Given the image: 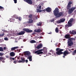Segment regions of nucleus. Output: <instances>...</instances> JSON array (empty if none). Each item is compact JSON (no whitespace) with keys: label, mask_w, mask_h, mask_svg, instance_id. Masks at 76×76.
I'll return each mask as SVG.
<instances>
[{"label":"nucleus","mask_w":76,"mask_h":76,"mask_svg":"<svg viewBox=\"0 0 76 76\" xmlns=\"http://www.w3.org/2000/svg\"><path fill=\"white\" fill-rule=\"evenodd\" d=\"M53 13L56 18H60L63 15V13L62 12H59V9L58 7L55 8L53 11Z\"/></svg>","instance_id":"f257e3e1"},{"label":"nucleus","mask_w":76,"mask_h":76,"mask_svg":"<svg viewBox=\"0 0 76 76\" xmlns=\"http://www.w3.org/2000/svg\"><path fill=\"white\" fill-rule=\"evenodd\" d=\"M69 40L68 41L67 43L68 44V46L71 47L73 45V42L72 41H75V38H71L68 39Z\"/></svg>","instance_id":"f03ea898"},{"label":"nucleus","mask_w":76,"mask_h":76,"mask_svg":"<svg viewBox=\"0 0 76 76\" xmlns=\"http://www.w3.org/2000/svg\"><path fill=\"white\" fill-rule=\"evenodd\" d=\"M64 50L63 49H60V48H56V53L57 55H61V54H63V52H62Z\"/></svg>","instance_id":"7ed1b4c3"},{"label":"nucleus","mask_w":76,"mask_h":76,"mask_svg":"<svg viewBox=\"0 0 76 76\" xmlns=\"http://www.w3.org/2000/svg\"><path fill=\"white\" fill-rule=\"evenodd\" d=\"M75 9H76V7H72L71 8H69L68 11V14L69 15L72 14L73 12V11L75 10Z\"/></svg>","instance_id":"20e7f679"},{"label":"nucleus","mask_w":76,"mask_h":76,"mask_svg":"<svg viewBox=\"0 0 76 76\" xmlns=\"http://www.w3.org/2000/svg\"><path fill=\"white\" fill-rule=\"evenodd\" d=\"M23 31H25L26 32H27V33H31V32H33V31L29 29V28H24L23 29Z\"/></svg>","instance_id":"39448f33"},{"label":"nucleus","mask_w":76,"mask_h":76,"mask_svg":"<svg viewBox=\"0 0 76 76\" xmlns=\"http://www.w3.org/2000/svg\"><path fill=\"white\" fill-rule=\"evenodd\" d=\"M63 54H64V56H63V58H65V56H67V54H70V53L68 52V51L66 50L64 51V52H63Z\"/></svg>","instance_id":"423d86ee"},{"label":"nucleus","mask_w":76,"mask_h":76,"mask_svg":"<svg viewBox=\"0 0 76 76\" xmlns=\"http://www.w3.org/2000/svg\"><path fill=\"white\" fill-rule=\"evenodd\" d=\"M42 53H43V52L41 51L40 50H37L34 52V54H36L37 55H39V54H42Z\"/></svg>","instance_id":"0eeeda50"},{"label":"nucleus","mask_w":76,"mask_h":76,"mask_svg":"<svg viewBox=\"0 0 76 76\" xmlns=\"http://www.w3.org/2000/svg\"><path fill=\"white\" fill-rule=\"evenodd\" d=\"M41 10V6L40 5L38 8L37 9V12L38 13V12H43V10Z\"/></svg>","instance_id":"6e6552de"},{"label":"nucleus","mask_w":76,"mask_h":76,"mask_svg":"<svg viewBox=\"0 0 76 76\" xmlns=\"http://www.w3.org/2000/svg\"><path fill=\"white\" fill-rule=\"evenodd\" d=\"M24 1H25L26 3H27L29 4H32V0H23Z\"/></svg>","instance_id":"1a4fd4ad"},{"label":"nucleus","mask_w":76,"mask_h":76,"mask_svg":"<svg viewBox=\"0 0 76 76\" xmlns=\"http://www.w3.org/2000/svg\"><path fill=\"white\" fill-rule=\"evenodd\" d=\"M72 26V23L68 22V24H66L65 26V27H68V28L69 27H71Z\"/></svg>","instance_id":"9d476101"},{"label":"nucleus","mask_w":76,"mask_h":76,"mask_svg":"<svg viewBox=\"0 0 76 76\" xmlns=\"http://www.w3.org/2000/svg\"><path fill=\"white\" fill-rule=\"evenodd\" d=\"M21 60H19L18 61L19 63H25V59L24 58H21Z\"/></svg>","instance_id":"9b49d317"},{"label":"nucleus","mask_w":76,"mask_h":76,"mask_svg":"<svg viewBox=\"0 0 76 76\" xmlns=\"http://www.w3.org/2000/svg\"><path fill=\"white\" fill-rule=\"evenodd\" d=\"M24 53L26 56H28V57L29 56H30V55L31 54L30 52L29 51L24 52Z\"/></svg>","instance_id":"f8f14e48"},{"label":"nucleus","mask_w":76,"mask_h":76,"mask_svg":"<svg viewBox=\"0 0 76 76\" xmlns=\"http://www.w3.org/2000/svg\"><path fill=\"white\" fill-rule=\"evenodd\" d=\"M65 20V19L64 18H63L59 20L58 22V23H61V22H64Z\"/></svg>","instance_id":"ddd939ff"},{"label":"nucleus","mask_w":76,"mask_h":76,"mask_svg":"<svg viewBox=\"0 0 76 76\" xmlns=\"http://www.w3.org/2000/svg\"><path fill=\"white\" fill-rule=\"evenodd\" d=\"M51 10H52L51 8L49 7H48L46 9V11L48 12H51Z\"/></svg>","instance_id":"4468645a"},{"label":"nucleus","mask_w":76,"mask_h":76,"mask_svg":"<svg viewBox=\"0 0 76 76\" xmlns=\"http://www.w3.org/2000/svg\"><path fill=\"white\" fill-rule=\"evenodd\" d=\"M0 59L1 60V61L2 63H5V61H4L6 60V58H3L2 57H0Z\"/></svg>","instance_id":"2eb2a0df"},{"label":"nucleus","mask_w":76,"mask_h":76,"mask_svg":"<svg viewBox=\"0 0 76 76\" xmlns=\"http://www.w3.org/2000/svg\"><path fill=\"white\" fill-rule=\"evenodd\" d=\"M34 22L33 20L31 19H29L27 21V23H32Z\"/></svg>","instance_id":"dca6fc26"},{"label":"nucleus","mask_w":76,"mask_h":76,"mask_svg":"<svg viewBox=\"0 0 76 76\" xmlns=\"http://www.w3.org/2000/svg\"><path fill=\"white\" fill-rule=\"evenodd\" d=\"M64 37L66 39H69L70 38V34H66L64 36Z\"/></svg>","instance_id":"f3484780"},{"label":"nucleus","mask_w":76,"mask_h":76,"mask_svg":"<svg viewBox=\"0 0 76 76\" xmlns=\"http://www.w3.org/2000/svg\"><path fill=\"white\" fill-rule=\"evenodd\" d=\"M25 33V32L24 31H23L18 33V35H23Z\"/></svg>","instance_id":"a211bd4d"},{"label":"nucleus","mask_w":76,"mask_h":76,"mask_svg":"<svg viewBox=\"0 0 76 76\" xmlns=\"http://www.w3.org/2000/svg\"><path fill=\"white\" fill-rule=\"evenodd\" d=\"M18 48H19V47L18 46H17L12 48H11V51H14V50H15L16 49H18Z\"/></svg>","instance_id":"6ab92c4d"},{"label":"nucleus","mask_w":76,"mask_h":76,"mask_svg":"<svg viewBox=\"0 0 76 76\" xmlns=\"http://www.w3.org/2000/svg\"><path fill=\"white\" fill-rule=\"evenodd\" d=\"M42 47V45L41 44L39 45L37 47V49H39V48H41Z\"/></svg>","instance_id":"aec40b11"},{"label":"nucleus","mask_w":76,"mask_h":76,"mask_svg":"<svg viewBox=\"0 0 76 76\" xmlns=\"http://www.w3.org/2000/svg\"><path fill=\"white\" fill-rule=\"evenodd\" d=\"M10 56L11 57H14L15 56V54L14 52H12L10 53Z\"/></svg>","instance_id":"412c9836"},{"label":"nucleus","mask_w":76,"mask_h":76,"mask_svg":"<svg viewBox=\"0 0 76 76\" xmlns=\"http://www.w3.org/2000/svg\"><path fill=\"white\" fill-rule=\"evenodd\" d=\"M32 56L30 55V56H28V58L29 59V61H32Z\"/></svg>","instance_id":"4be33fe9"},{"label":"nucleus","mask_w":76,"mask_h":76,"mask_svg":"<svg viewBox=\"0 0 76 76\" xmlns=\"http://www.w3.org/2000/svg\"><path fill=\"white\" fill-rule=\"evenodd\" d=\"M34 31L36 32H41V29L39 28V29H37V30H35Z\"/></svg>","instance_id":"5701e85b"},{"label":"nucleus","mask_w":76,"mask_h":76,"mask_svg":"<svg viewBox=\"0 0 76 76\" xmlns=\"http://www.w3.org/2000/svg\"><path fill=\"white\" fill-rule=\"evenodd\" d=\"M43 52L45 53H47V50L46 48H43Z\"/></svg>","instance_id":"b1692460"},{"label":"nucleus","mask_w":76,"mask_h":76,"mask_svg":"<svg viewBox=\"0 0 76 76\" xmlns=\"http://www.w3.org/2000/svg\"><path fill=\"white\" fill-rule=\"evenodd\" d=\"M72 52H73L72 53V55H76V49H75L74 51H73Z\"/></svg>","instance_id":"393cba45"},{"label":"nucleus","mask_w":76,"mask_h":76,"mask_svg":"<svg viewBox=\"0 0 76 76\" xmlns=\"http://www.w3.org/2000/svg\"><path fill=\"white\" fill-rule=\"evenodd\" d=\"M73 20V18H71L70 19V20L69 21V22H70L71 23H72V22Z\"/></svg>","instance_id":"a878e982"},{"label":"nucleus","mask_w":76,"mask_h":76,"mask_svg":"<svg viewBox=\"0 0 76 76\" xmlns=\"http://www.w3.org/2000/svg\"><path fill=\"white\" fill-rule=\"evenodd\" d=\"M72 33L73 35H76V31H75L74 30L72 31Z\"/></svg>","instance_id":"bb28decb"},{"label":"nucleus","mask_w":76,"mask_h":76,"mask_svg":"<svg viewBox=\"0 0 76 76\" xmlns=\"http://www.w3.org/2000/svg\"><path fill=\"white\" fill-rule=\"evenodd\" d=\"M42 25V23H41V22H39V23H37V26H41Z\"/></svg>","instance_id":"cd10ccee"},{"label":"nucleus","mask_w":76,"mask_h":76,"mask_svg":"<svg viewBox=\"0 0 76 76\" xmlns=\"http://www.w3.org/2000/svg\"><path fill=\"white\" fill-rule=\"evenodd\" d=\"M13 17L15 18V19H18V16L16 15H14L13 16Z\"/></svg>","instance_id":"c85d7f7f"},{"label":"nucleus","mask_w":76,"mask_h":76,"mask_svg":"<svg viewBox=\"0 0 76 76\" xmlns=\"http://www.w3.org/2000/svg\"><path fill=\"white\" fill-rule=\"evenodd\" d=\"M55 31L56 33H58V27H56V29H55Z\"/></svg>","instance_id":"c756f323"},{"label":"nucleus","mask_w":76,"mask_h":76,"mask_svg":"<svg viewBox=\"0 0 76 76\" xmlns=\"http://www.w3.org/2000/svg\"><path fill=\"white\" fill-rule=\"evenodd\" d=\"M28 18H30L29 19H32V15H29V16H28Z\"/></svg>","instance_id":"7c9ffc66"},{"label":"nucleus","mask_w":76,"mask_h":76,"mask_svg":"<svg viewBox=\"0 0 76 76\" xmlns=\"http://www.w3.org/2000/svg\"><path fill=\"white\" fill-rule=\"evenodd\" d=\"M0 51H3V47H0Z\"/></svg>","instance_id":"2f4dec72"},{"label":"nucleus","mask_w":76,"mask_h":76,"mask_svg":"<svg viewBox=\"0 0 76 76\" xmlns=\"http://www.w3.org/2000/svg\"><path fill=\"white\" fill-rule=\"evenodd\" d=\"M31 43H35V41L34 40H32L30 41Z\"/></svg>","instance_id":"473e14b6"},{"label":"nucleus","mask_w":76,"mask_h":76,"mask_svg":"<svg viewBox=\"0 0 76 76\" xmlns=\"http://www.w3.org/2000/svg\"><path fill=\"white\" fill-rule=\"evenodd\" d=\"M70 7H71V5L68 4L67 5V9H69Z\"/></svg>","instance_id":"72a5a7b5"},{"label":"nucleus","mask_w":76,"mask_h":76,"mask_svg":"<svg viewBox=\"0 0 76 76\" xmlns=\"http://www.w3.org/2000/svg\"><path fill=\"white\" fill-rule=\"evenodd\" d=\"M4 33H3V34H0V37H2L4 36Z\"/></svg>","instance_id":"f704fd0d"},{"label":"nucleus","mask_w":76,"mask_h":76,"mask_svg":"<svg viewBox=\"0 0 76 76\" xmlns=\"http://www.w3.org/2000/svg\"><path fill=\"white\" fill-rule=\"evenodd\" d=\"M17 53H19L20 52V49H17Z\"/></svg>","instance_id":"c9c22d12"},{"label":"nucleus","mask_w":76,"mask_h":76,"mask_svg":"<svg viewBox=\"0 0 76 76\" xmlns=\"http://www.w3.org/2000/svg\"><path fill=\"white\" fill-rule=\"evenodd\" d=\"M73 3V2H72V1H69V3H68V4H72Z\"/></svg>","instance_id":"e433bc0d"},{"label":"nucleus","mask_w":76,"mask_h":76,"mask_svg":"<svg viewBox=\"0 0 76 76\" xmlns=\"http://www.w3.org/2000/svg\"><path fill=\"white\" fill-rule=\"evenodd\" d=\"M10 60H12V59L13 60H15V58H12L11 57H10Z\"/></svg>","instance_id":"4c0bfd02"},{"label":"nucleus","mask_w":76,"mask_h":76,"mask_svg":"<svg viewBox=\"0 0 76 76\" xmlns=\"http://www.w3.org/2000/svg\"><path fill=\"white\" fill-rule=\"evenodd\" d=\"M35 34H36V32H33L32 34H31V35H35Z\"/></svg>","instance_id":"58836bf2"},{"label":"nucleus","mask_w":76,"mask_h":76,"mask_svg":"<svg viewBox=\"0 0 76 76\" xmlns=\"http://www.w3.org/2000/svg\"><path fill=\"white\" fill-rule=\"evenodd\" d=\"M4 40L7 41V40H8V38H7V37H5V38H4Z\"/></svg>","instance_id":"ea45409f"},{"label":"nucleus","mask_w":76,"mask_h":76,"mask_svg":"<svg viewBox=\"0 0 76 76\" xmlns=\"http://www.w3.org/2000/svg\"><path fill=\"white\" fill-rule=\"evenodd\" d=\"M2 31H3V32H7V31L6 30H2Z\"/></svg>","instance_id":"a19ab883"},{"label":"nucleus","mask_w":76,"mask_h":76,"mask_svg":"<svg viewBox=\"0 0 76 76\" xmlns=\"http://www.w3.org/2000/svg\"><path fill=\"white\" fill-rule=\"evenodd\" d=\"M37 17H34V18H33V20H35V19H37Z\"/></svg>","instance_id":"79ce46f5"},{"label":"nucleus","mask_w":76,"mask_h":76,"mask_svg":"<svg viewBox=\"0 0 76 76\" xmlns=\"http://www.w3.org/2000/svg\"><path fill=\"white\" fill-rule=\"evenodd\" d=\"M15 3H17V0H13Z\"/></svg>","instance_id":"37998d69"},{"label":"nucleus","mask_w":76,"mask_h":76,"mask_svg":"<svg viewBox=\"0 0 76 76\" xmlns=\"http://www.w3.org/2000/svg\"><path fill=\"white\" fill-rule=\"evenodd\" d=\"M69 34H73V33H72V31H70L69 32Z\"/></svg>","instance_id":"c03bdc74"},{"label":"nucleus","mask_w":76,"mask_h":76,"mask_svg":"<svg viewBox=\"0 0 76 76\" xmlns=\"http://www.w3.org/2000/svg\"><path fill=\"white\" fill-rule=\"evenodd\" d=\"M13 63H15V64H16V63H17V62L16 61H14Z\"/></svg>","instance_id":"a18cd8bd"},{"label":"nucleus","mask_w":76,"mask_h":76,"mask_svg":"<svg viewBox=\"0 0 76 76\" xmlns=\"http://www.w3.org/2000/svg\"><path fill=\"white\" fill-rule=\"evenodd\" d=\"M3 55V53H0V56H2Z\"/></svg>","instance_id":"49530a36"},{"label":"nucleus","mask_w":76,"mask_h":76,"mask_svg":"<svg viewBox=\"0 0 76 76\" xmlns=\"http://www.w3.org/2000/svg\"><path fill=\"white\" fill-rule=\"evenodd\" d=\"M18 18V20H21V18H20V17H19Z\"/></svg>","instance_id":"de8ad7c7"},{"label":"nucleus","mask_w":76,"mask_h":76,"mask_svg":"<svg viewBox=\"0 0 76 76\" xmlns=\"http://www.w3.org/2000/svg\"><path fill=\"white\" fill-rule=\"evenodd\" d=\"M3 9V7L0 6V9Z\"/></svg>","instance_id":"09e8293b"},{"label":"nucleus","mask_w":76,"mask_h":76,"mask_svg":"<svg viewBox=\"0 0 76 76\" xmlns=\"http://www.w3.org/2000/svg\"><path fill=\"white\" fill-rule=\"evenodd\" d=\"M25 61L26 63H27L28 62V60H25Z\"/></svg>","instance_id":"8fccbe9b"},{"label":"nucleus","mask_w":76,"mask_h":76,"mask_svg":"<svg viewBox=\"0 0 76 76\" xmlns=\"http://www.w3.org/2000/svg\"><path fill=\"white\" fill-rule=\"evenodd\" d=\"M51 22H54V19H53L52 20H51Z\"/></svg>","instance_id":"3c124183"},{"label":"nucleus","mask_w":76,"mask_h":76,"mask_svg":"<svg viewBox=\"0 0 76 76\" xmlns=\"http://www.w3.org/2000/svg\"><path fill=\"white\" fill-rule=\"evenodd\" d=\"M3 49H4V50H5V49H6V48L5 47H4L3 48Z\"/></svg>","instance_id":"603ef678"},{"label":"nucleus","mask_w":76,"mask_h":76,"mask_svg":"<svg viewBox=\"0 0 76 76\" xmlns=\"http://www.w3.org/2000/svg\"><path fill=\"white\" fill-rule=\"evenodd\" d=\"M43 11L44 12H45V11H46V10L44 9L43 10Z\"/></svg>","instance_id":"864d4df0"},{"label":"nucleus","mask_w":76,"mask_h":76,"mask_svg":"<svg viewBox=\"0 0 76 76\" xmlns=\"http://www.w3.org/2000/svg\"><path fill=\"white\" fill-rule=\"evenodd\" d=\"M69 51H71V52H72V50H71V49H69L68 50Z\"/></svg>","instance_id":"5fc2aeb1"},{"label":"nucleus","mask_w":76,"mask_h":76,"mask_svg":"<svg viewBox=\"0 0 76 76\" xmlns=\"http://www.w3.org/2000/svg\"><path fill=\"white\" fill-rule=\"evenodd\" d=\"M6 58H9V56H6Z\"/></svg>","instance_id":"6e6d98bb"},{"label":"nucleus","mask_w":76,"mask_h":76,"mask_svg":"<svg viewBox=\"0 0 76 76\" xmlns=\"http://www.w3.org/2000/svg\"><path fill=\"white\" fill-rule=\"evenodd\" d=\"M50 51L51 52H52V53H53V50H50Z\"/></svg>","instance_id":"4d7b16f0"},{"label":"nucleus","mask_w":76,"mask_h":76,"mask_svg":"<svg viewBox=\"0 0 76 76\" xmlns=\"http://www.w3.org/2000/svg\"><path fill=\"white\" fill-rule=\"evenodd\" d=\"M39 39H41L42 38V37H39Z\"/></svg>","instance_id":"13d9d810"},{"label":"nucleus","mask_w":76,"mask_h":76,"mask_svg":"<svg viewBox=\"0 0 76 76\" xmlns=\"http://www.w3.org/2000/svg\"><path fill=\"white\" fill-rule=\"evenodd\" d=\"M53 54H54V55H56V53H53Z\"/></svg>","instance_id":"bf43d9fd"},{"label":"nucleus","mask_w":76,"mask_h":76,"mask_svg":"<svg viewBox=\"0 0 76 76\" xmlns=\"http://www.w3.org/2000/svg\"><path fill=\"white\" fill-rule=\"evenodd\" d=\"M57 26H58H58H60V25H58Z\"/></svg>","instance_id":"052dcab7"},{"label":"nucleus","mask_w":76,"mask_h":76,"mask_svg":"<svg viewBox=\"0 0 76 76\" xmlns=\"http://www.w3.org/2000/svg\"><path fill=\"white\" fill-rule=\"evenodd\" d=\"M17 59H19V57H18L17 58Z\"/></svg>","instance_id":"680f3d73"},{"label":"nucleus","mask_w":76,"mask_h":76,"mask_svg":"<svg viewBox=\"0 0 76 76\" xmlns=\"http://www.w3.org/2000/svg\"><path fill=\"white\" fill-rule=\"evenodd\" d=\"M49 54H50V55H51V54L50 53H49Z\"/></svg>","instance_id":"e2e57ef3"},{"label":"nucleus","mask_w":76,"mask_h":76,"mask_svg":"<svg viewBox=\"0 0 76 76\" xmlns=\"http://www.w3.org/2000/svg\"><path fill=\"white\" fill-rule=\"evenodd\" d=\"M40 50V51H42V49H41V50Z\"/></svg>","instance_id":"0e129e2a"},{"label":"nucleus","mask_w":76,"mask_h":76,"mask_svg":"<svg viewBox=\"0 0 76 76\" xmlns=\"http://www.w3.org/2000/svg\"><path fill=\"white\" fill-rule=\"evenodd\" d=\"M71 50H73V49H71Z\"/></svg>","instance_id":"69168bd1"},{"label":"nucleus","mask_w":76,"mask_h":76,"mask_svg":"<svg viewBox=\"0 0 76 76\" xmlns=\"http://www.w3.org/2000/svg\"><path fill=\"white\" fill-rule=\"evenodd\" d=\"M21 48H23V46H21Z\"/></svg>","instance_id":"338daca9"},{"label":"nucleus","mask_w":76,"mask_h":76,"mask_svg":"<svg viewBox=\"0 0 76 76\" xmlns=\"http://www.w3.org/2000/svg\"><path fill=\"white\" fill-rule=\"evenodd\" d=\"M28 66H30V64H28Z\"/></svg>","instance_id":"774afa93"}]
</instances>
